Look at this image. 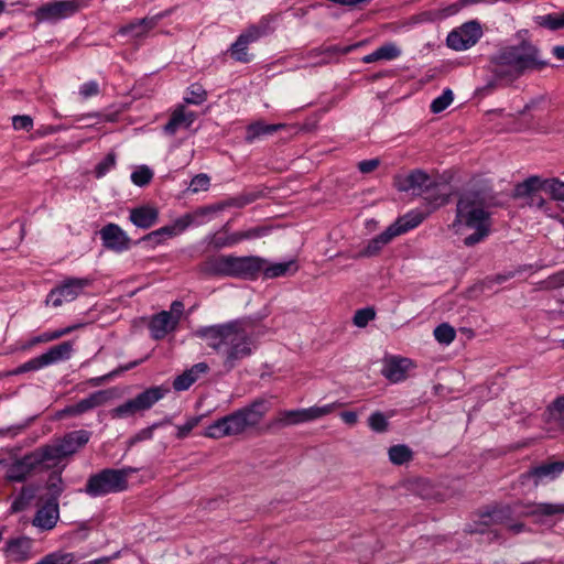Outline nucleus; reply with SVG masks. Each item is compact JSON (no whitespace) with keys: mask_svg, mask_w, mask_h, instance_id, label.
<instances>
[{"mask_svg":"<svg viewBox=\"0 0 564 564\" xmlns=\"http://www.w3.org/2000/svg\"><path fill=\"white\" fill-rule=\"evenodd\" d=\"M379 61H392L401 55V50L394 43H386L376 50Z\"/></svg>","mask_w":564,"mask_h":564,"instance_id":"a18cd8bd","label":"nucleus"},{"mask_svg":"<svg viewBox=\"0 0 564 564\" xmlns=\"http://www.w3.org/2000/svg\"><path fill=\"white\" fill-rule=\"evenodd\" d=\"M199 421V416H193L188 419L183 425H178L176 437L180 440L187 437L193 429L198 425Z\"/></svg>","mask_w":564,"mask_h":564,"instance_id":"6e6d98bb","label":"nucleus"},{"mask_svg":"<svg viewBox=\"0 0 564 564\" xmlns=\"http://www.w3.org/2000/svg\"><path fill=\"white\" fill-rule=\"evenodd\" d=\"M42 505L39 507L32 520L34 527L48 531L52 530L59 519V505L47 500H40Z\"/></svg>","mask_w":564,"mask_h":564,"instance_id":"412c9836","label":"nucleus"},{"mask_svg":"<svg viewBox=\"0 0 564 564\" xmlns=\"http://www.w3.org/2000/svg\"><path fill=\"white\" fill-rule=\"evenodd\" d=\"M285 128L286 124L284 123L268 124L263 121H256L247 126L245 141L247 143H253L257 139H260L265 135H271Z\"/></svg>","mask_w":564,"mask_h":564,"instance_id":"cd10ccee","label":"nucleus"},{"mask_svg":"<svg viewBox=\"0 0 564 564\" xmlns=\"http://www.w3.org/2000/svg\"><path fill=\"white\" fill-rule=\"evenodd\" d=\"M170 14V11H163L160 12L153 17H145L139 20H134L130 22L127 25H123L119 30V34L121 35H131L133 37H142L144 36L150 30L154 29L159 21L163 18L167 17Z\"/></svg>","mask_w":564,"mask_h":564,"instance_id":"4be33fe9","label":"nucleus"},{"mask_svg":"<svg viewBox=\"0 0 564 564\" xmlns=\"http://www.w3.org/2000/svg\"><path fill=\"white\" fill-rule=\"evenodd\" d=\"M251 328L250 321L235 319L199 328L196 336L205 340L208 347L223 354L224 367L230 371L239 361L252 355L256 345Z\"/></svg>","mask_w":564,"mask_h":564,"instance_id":"f257e3e1","label":"nucleus"},{"mask_svg":"<svg viewBox=\"0 0 564 564\" xmlns=\"http://www.w3.org/2000/svg\"><path fill=\"white\" fill-rule=\"evenodd\" d=\"M73 351L72 341H63L58 345L51 347L46 352L28 360L15 369L11 370L9 375L19 376L29 371H36L53 364L69 359Z\"/></svg>","mask_w":564,"mask_h":564,"instance_id":"1a4fd4ad","label":"nucleus"},{"mask_svg":"<svg viewBox=\"0 0 564 564\" xmlns=\"http://www.w3.org/2000/svg\"><path fill=\"white\" fill-rule=\"evenodd\" d=\"M482 36V30L477 21H469L449 32L446 39L448 47L465 51L474 46Z\"/></svg>","mask_w":564,"mask_h":564,"instance_id":"4468645a","label":"nucleus"},{"mask_svg":"<svg viewBox=\"0 0 564 564\" xmlns=\"http://www.w3.org/2000/svg\"><path fill=\"white\" fill-rule=\"evenodd\" d=\"M135 471L132 467L101 469L88 477L84 491L93 498L122 492L128 489L129 476Z\"/></svg>","mask_w":564,"mask_h":564,"instance_id":"39448f33","label":"nucleus"},{"mask_svg":"<svg viewBox=\"0 0 564 564\" xmlns=\"http://www.w3.org/2000/svg\"><path fill=\"white\" fill-rule=\"evenodd\" d=\"M299 267L295 260H290L286 262H279L269 265H263L261 270L263 272V276L265 279H275L280 276L293 275L297 272Z\"/></svg>","mask_w":564,"mask_h":564,"instance_id":"72a5a7b5","label":"nucleus"},{"mask_svg":"<svg viewBox=\"0 0 564 564\" xmlns=\"http://www.w3.org/2000/svg\"><path fill=\"white\" fill-rule=\"evenodd\" d=\"M12 126L15 130L30 131L33 127V120L28 115H18L12 118Z\"/></svg>","mask_w":564,"mask_h":564,"instance_id":"4d7b16f0","label":"nucleus"},{"mask_svg":"<svg viewBox=\"0 0 564 564\" xmlns=\"http://www.w3.org/2000/svg\"><path fill=\"white\" fill-rule=\"evenodd\" d=\"M340 405V403L334 402L323 406H311L308 409L282 410L278 412L276 417L272 421V425L284 427L314 421L330 414Z\"/></svg>","mask_w":564,"mask_h":564,"instance_id":"9d476101","label":"nucleus"},{"mask_svg":"<svg viewBox=\"0 0 564 564\" xmlns=\"http://www.w3.org/2000/svg\"><path fill=\"white\" fill-rule=\"evenodd\" d=\"M434 337L440 344L448 345L455 339L456 332L449 324L443 323L434 329Z\"/></svg>","mask_w":564,"mask_h":564,"instance_id":"c03bdc74","label":"nucleus"},{"mask_svg":"<svg viewBox=\"0 0 564 564\" xmlns=\"http://www.w3.org/2000/svg\"><path fill=\"white\" fill-rule=\"evenodd\" d=\"M209 371L207 362H198L185 370L182 375L177 376L173 381V389L175 391H185L189 389L203 375Z\"/></svg>","mask_w":564,"mask_h":564,"instance_id":"393cba45","label":"nucleus"},{"mask_svg":"<svg viewBox=\"0 0 564 564\" xmlns=\"http://www.w3.org/2000/svg\"><path fill=\"white\" fill-rule=\"evenodd\" d=\"M375 317V310L372 307H365L356 311L352 321L357 327H366Z\"/></svg>","mask_w":564,"mask_h":564,"instance_id":"de8ad7c7","label":"nucleus"},{"mask_svg":"<svg viewBox=\"0 0 564 564\" xmlns=\"http://www.w3.org/2000/svg\"><path fill=\"white\" fill-rule=\"evenodd\" d=\"M395 186L400 192H412L414 195L424 196L437 188V182L424 171L414 170L405 176H398Z\"/></svg>","mask_w":564,"mask_h":564,"instance_id":"ddd939ff","label":"nucleus"},{"mask_svg":"<svg viewBox=\"0 0 564 564\" xmlns=\"http://www.w3.org/2000/svg\"><path fill=\"white\" fill-rule=\"evenodd\" d=\"M32 497H33V491H32V490H30V489H25V488H23V490H22V492H21V497H20L19 499H17V500L13 502V505H12L13 509H14V510H20V509H21V507H20L19 505H21V503H22V501H21V500H22V499H31Z\"/></svg>","mask_w":564,"mask_h":564,"instance_id":"774afa93","label":"nucleus"},{"mask_svg":"<svg viewBox=\"0 0 564 564\" xmlns=\"http://www.w3.org/2000/svg\"><path fill=\"white\" fill-rule=\"evenodd\" d=\"M207 99V91L200 84H193L188 87L184 101L191 105H200Z\"/></svg>","mask_w":564,"mask_h":564,"instance_id":"37998d69","label":"nucleus"},{"mask_svg":"<svg viewBox=\"0 0 564 564\" xmlns=\"http://www.w3.org/2000/svg\"><path fill=\"white\" fill-rule=\"evenodd\" d=\"M51 564H73L76 560L74 553L56 551L47 554Z\"/></svg>","mask_w":564,"mask_h":564,"instance_id":"3c124183","label":"nucleus"},{"mask_svg":"<svg viewBox=\"0 0 564 564\" xmlns=\"http://www.w3.org/2000/svg\"><path fill=\"white\" fill-rule=\"evenodd\" d=\"M378 159L365 160L358 163V169L361 173L367 174L375 171L379 166Z\"/></svg>","mask_w":564,"mask_h":564,"instance_id":"e2e57ef3","label":"nucleus"},{"mask_svg":"<svg viewBox=\"0 0 564 564\" xmlns=\"http://www.w3.org/2000/svg\"><path fill=\"white\" fill-rule=\"evenodd\" d=\"M209 185V176L207 174L200 173L192 178L188 189L193 193H197L199 191H207Z\"/></svg>","mask_w":564,"mask_h":564,"instance_id":"8fccbe9b","label":"nucleus"},{"mask_svg":"<svg viewBox=\"0 0 564 564\" xmlns=\"http://www.w3.org/2000/svg\"><path fill=\"white\" fill-rule=\"evenodd\" d=\"M257 198H258V194L246 193V194H241L239 196L231 197L221 203L209 205V206H210L212 213L215 214V213L221 212L228 207L242 208V207L253 203L254 200H257Z\"/></svg>","mask_w":564,"mask_h":564,"instance_id":"f704fd0d","label":"nucleus"},{"mask_svg":"<svg viewBox=\"0 0 564 564\" xmlns=\"http://www.w3.org/2000/svg\"><path fill=\"white\" fill-rule=\"evenodd\" d=\"M546 65L540 50L528 41L506 46L490 58V72L505 84H511L527 73L540 70Z\"/></svg>","mask_w":564,"mask_h":564,"instance_id":"f03ea898","label":"nucleus"},{"mask_svg":"<svg viewBox=\"0 0 564 564\" xmlns=\"http://www.w3.org/2000/svg\"><path fill=\"white\" fill-rule=\"evenodd\" d=\"M79 94L84 99L99 94V85L95 80L84 83L79 88Z\"/></svg>","mask_w":564,"mask_h":564,"instance_id":"13d9d810","label":"nucleus"},{"mask_svg":"<svg viewBox=\"0 0 564 564\" xmlns=\"http://www.w3.org/2000/svg\"><path fill=\"white\" fill-rule=\"evenodd\" d=\"M544 186V183L538 177L532 176L517 186L519 195H528L530 197V205L543 208L545 200L536 194V192Z\"/></svg>","mask_w":564,"mask_h":564,"instance_id":"c756f323","label":"nucleus"},{"mask_svg":"<svg viewBox=\"0 0 564 564\" xmlns=\"http://www.w3.org/2000/svg\"><path fill=\"white\" fill-rule=\"evenodd\" d=\"M99 235L106 249L123 252L130 248V238L117 224H107L100 229Z\"/></svg>","mask_w":564,"mask_h":564,"instance_id":"6ab92c4d","label":"nucleus"},{"mask_svg":"<svg viewBox=\"0 0 564 564\" xmlns=\"http://www.w3.org/2000/svg\"><path fill=\"white\" fill-rule=\"evenodd\" d=\"M169 389L163 387H151L127 400L124 403L110 411L112 419H123L151 409L156 402L164 398Z\"/></svg>","mask_w":564,"mask_h":564,"instance_id":"6e6552de","label":"nucleus"},{"mask_svg":"<svg viewBox=\"0 0 564 564\" xmlns=\"http://www.w3.org/2000/svg\"><path fill=\"white\" fill-rule=\"evenodd\" d=\"M8 556L13 561H24L30 553V542L26 539L12 540L7 546Z\"/></svg>","mask_w":564,"mask_h":564,"instance_id":"e433bc0d","label":"nucleus"},{"mask_svg":"<svg viewBox=\"0 0 564 564\" xmlns=\"http://www.w3.org/2000/svg\"><path fill=\"white\" fill-rule=\"evenodd\" d=\"M409 489L417 497L425 500H442V495L437 488L427 479H416L410 482Z\"/></svg>","mask_w":564,"mask_h":564,"instance_id":"473e14b6","label":"nucleus"},{"mask_svg":"<svg viewBox=\"0 0 564 564\" xmlns=\"http://www.w3.org/2000/svg\"><path fill=\"white\" fill-rule=\"evenodd\" d=\"M196 119V113L193 111L186 110V108L181 105L172 112L167 123L164 126V131L167 134H175L180 129L189 128Z\"/></svg>","mask_w":564,"mask_h":564,"instance_id":"b1692460","label":"nucleus"},{"mask_svg":"<svg viewBox=\"0 0 564 564\" xmlns=\"http://www.w3.org/2000/svg\"><path fill=\"white\" fill-rule=\"evenodd\" d=\"M170 423V420L169 419H165L164 421L162 422H159V423H154L152 424L151 426L147 427V429H143L141 430L138 434H137V440L138 441H143V440H150L153 435V431L164 424H167Z\"/></svg>","mask_w":564,"mask_h":564,"instance_id":"680f3d73","label":"nucleus"},{"mask_svg":"<svg viewBox=\"0 0 564 564\" xmlns=\"http://www.w3.org/2000/svg\"><path fill=\"white\" fill-rule=\"evenodd\" d=\"M178 324H176L173 314L167 311L154 315L151 321L149 328L154 339H163L169 333L173 332Z\"/></svg>","mask_w":564,"mask_h":564,"instance_id":"5701e85b","label":"nucleus"},{"mask_svg":"<svg viewBox=\"0 0 564 564\" xmlns=\"http://www.w3.org/2000/svg\"><path fill=\"white\" fill-rule=\"evenodd\" d=\"M544 283L547 289H557L564 286V270L550 275L544 281Z\"/></svg>","mask_w":564,"mask_h":564,"instance_id":"052dcab7","label":"nucleus"},{"mask_svg":"<svg viewBox=\"0 0 564 564\" xmlns=\"http://www.w3.org/2000/svg\"><path fill=\"white\" fill-rule=\"evenodd\" d=\"M425 218L421 212L412 210L404 216L398 218L383 232L368 241L367 246L360 251V257L377 256L381 249L388 245L393 238L408 232L417 227Z\"/></svg>","mask_w":564,"mask_h":564,"instance_id":"0eeeda50","label":"nucleus"},{"mask_svg":"<svg viewBox=\"0 0 564 564\" xmlns=\"http://www.w3.org/2000/svg\"><path fill=\"white\" fill-rule=\"evenodd\" d=\"M42 465L46 467V460L42 457L40 448H37L12 464L8 469L7 478L10 481H24L34 469Z\"/></svg>","mask_w":564,"mask_h":564,"instance_id":"dca6fc26","label":"nucleus"},{"mask_svg":"<svg viewBox=\"0 0 564 564\" xmlns=\"http://www.w3.org/2000/svg\"><path fill=\"white\" fill-rule=\"evenodd\" d=\"M202 272L214 276H231V256H214L203 262Z\"/></svg>","mask_w":564,"mask_h":564,"instance_id":"a878e982","label":"nucleus"},{"mask_svg":"<svg viewBox=\"0 0 564 564\" xmlns=\"http://www.w3.org/2000/svg\"><path fill=\"white\" fill-rule=\"evenodd\" d=\"M271 403L265 398H257L249 404L216 420L206 427L205 436L214 440L238 436L260 425Z\"/></svg>","mask_w":564,"mask_h":564,"instance_id":"20e7f679","label":"nucleus"},{"mask_svg":"<svg viewBox=\"0 0 564 564\" xmlns=\"http://www.w3.org/2000/svg\"><path fill=\"white\" fill-rule=\"evenodd\" d=\"M263 32L257 25H251L245 32H242L235 43L229 48L230 56L241 63H248L251 56L248 54V45L258 41L262 36Z\"/></svg>","mask_w":564,"mask_h":564,"instance_id":"a211bd4d","label":"nucleus"},{"mask_svg":"<svg viewBox=\"0 0 564 564\" xmlns=\"http://www.w3.org/2000/svg\"><path fill=\"white\" fill-rule=\"evenodd\" d=\"M159 210L152 206H140L130 212V220L139 228L148 229L156 224Z\"/></svg>","mask_w":564,"mask_h":564,"instance_id":"c85d7f7f","label":"nucleus"},{"mask_svg":"<svg viewBox=\"0 0 564 564\" xmlns=\"http://www.w3.org/2000/svg\"><path fill=\"white\" fill-rule=\"evenodd\" d=\"M183 310H184V305L180 301H175L171 305V310L169 312H171L173 314V317H175L176 324L180 323L181 316L183 314Z\"/></svg>","mask_w":564,"mask_h":564,"instance_id":"69168bd1","label":"nucleus"},{"mask_svg":"<svg viewBox=\"0 0 564 564\" xmlns=\"http://www.w3.org/2000/svg\"><path fill=\"white\" fill-rule=\"evenodd\" d=\"M82 324L67 326L56 330L44 332L37 336L32 337L24 346L23 349H30L36 345L50 343L59 339L63 336L70 334L73 330L82 327Z\"/></svg>","mask_w":564,"mask_h":564,"instance_id":"2f4dec72","label":"nucleus"},{"mask_svg":"<svg viewBox=\"0 0 564 564\" xmlns=\"http://www.w3.org/2000/svg\"><path fill=\"white\" fill-rule=\"evenodd\" d=\"M389 459L394 465H403L412 460L413 452L404 444L393 445L388 451Z\"/></svg>","mask_w":564,"mask_h":564,"instance_id":"58836bf2","label":"nucleus"},{"mask_svg":"<svg viewBox=\"0 0 564 564\" xmlns=\"http://www.w3.org/2000/svg\"><path fill=\"white\" fill-rule=\"evenodd\" d=\"M444 189V186H441L437 183V188L432 189L429 194L424 195L425 200L431 206V209L434 210L441 206H444L449 200V194Z\"/></svg>","mask_w":564,"mask_h":564,"instance_id":"ea45409f","label":"nucleus"},{"mask_svg":"<svg viewBox=\"0 0 564 564\" xmlns=\"http://www.w3.org/2000/svg\"><path fill=\"white\" fill-rule=\"evenodd\" d=\"M46 494L40 498V500H47L52 502H58L61 495L64 492L66 485L62 477V470L53 471L50 474L45 482Z\"/></svg>","mask_w":564,"mask_h":564,"instance_id":"7c9ffc66","label":"nucleus"},{"mask_svg":"<svg viewBox=\"0 0 564 564\" xmlns=\"http://www.w3.org/2000/svg\"><path fill=\"white\" fill-rule=\"evenodd\" d=\"M412 368H414V364L411 359L392 356L384 359L381 373L389 381L397 383L405 380L408 371Z\"/></svg>","mask_w":564,"mask_h":564,"instance_id":"aec40b11","label":"nucleus"},{"mask_svg":"<svg viewBox=\"0 0 564 564\" xmlns=\"http://www.w3.org/2000/svg\"><path fill=\"white\" fill-rule=\"evenodd\" d=\"M453 93L451 89H445L441 96L435 98L431 104V111L438 113L445 110L453 101Z\"/></svg>","mask_w":564,"mask_h":564,"instance_id":"49530a36","label":"nucleus"},{"mask_svg":"<svg viewBox=\"0 0 564 564\" xmlns=\"http://www.w3.org/2000/svg\"><path fill=\"white\" fill-rule=\"evenodd\" d=\"M91 278H74L64 279L47 295V303L54 307L61 306L63 303L72 302L85 293V290L93 285Z\"/></svg>","mask_w":564,"mask_h":564,"instance_id":"9b49d317","label":"nucleus"},{"mask_svg":"<svg viewBox=\"0 0 564 564\" xmlns=\"http://www.w3.org/2000/svg\"><path fill=\"white\" fill-rule=\"evenodd\" d=\"M82 0H57L39 7L34 17L36 22L56 23L59 20L69 18L82 8Z\"/></svg>","mask_w":564,"mask_h":564,"instance_id":"f8f14e48","label":"nucleus"},{"mask_svg":"<svg viewBox=\"0 0 564 564\" xmlns=\"http://www.w3.org/2000/svg\"><path fill=\"white\" fill-rule=\"evenodd\" d=\"M116 165V154L113 152H110L106 155V158L97 164L96 166V176L101 177L107 172H109L112 167Z\"/></svg>","mask_w":564,"mask_h":564,"instance_id":"864d4df0","label":"nucleus"},{"mask_svg":"<svg viewBox=\"0 0 564 564\" xmlns=\"http://www.w3.org/2000/svg\"><path fill=\"white\" fill-rule=\"evenodd\" d=\"M268 232V228L265 227H254L248 230H245V237L247 239H254L264 236Z\"/></svg>","mask_w":564,"mask_h":564,"instance_id":"0e129e2a","label":"nucleus"},{"mask_svg":"<svg viewBox=\"0 0 564 564\" xmlns=\"http://www.w3.org/2000/svg\"><path fill=\"white\" fill-rule=\"evenodd\" d=\"M490 197L484 191L465 192L456 206L453 229L459 231L460 226L474 229L475 232L465 237L464 245L473 247L482 241L490 232L491 214L488 212Z\"/></svg>","mask_w":564,"mask_h":564,"instance_id":"7ed1b4c3","label":"nucleus"},{"mask_svg":"<svg viewBox=\"0 0 564 564\" xmlns=\"http://www.w3.org/2000/svg\"><path fill=\"white\" fill-rule=\"evenodd\" d=\"M340 417L348 425H355L358 421L357 413L354 411H344L340 413Z\"/></svg>","mask_w":564,"mask_h":564,"instance_id":"338daca9","label":"nucleus"},{"mask_svg":"<svg viewBox=\"0 0 564 564\" xmlns=\"http://www.w3.org/2000/svg\"><path fill=\"white\" fill-rule=\"evenodd\" d=\"M153 177V172L145 165L139 167L131 174V181L138 186L148 185Z\"/></svg>","mask_w":564,"mask_h":564,"instance_id":"09e8293b","label":"nucleus"},{"mask_svg":"<svg viewBox=\"0 0 564 564\" xmlns=\"http://www.w3.org/2000/svg\"><path fill=\"white\" fill-rule=\"evenodd\" d=\"M91 433L76 430L66 433L55 442L41 446V455L46 460V468L55 467L61 460L76 454L90 440Z\"/></svg>","mask_w":564,"mask_h":564,"instance_id":"423d86ee","label":"nucleus"},{"mask_svg":"<svg viewBox=\"0 0 564 564\" xmlns=\"http://www.w3.org/2000/svg\"><path fill=\"white\" fill-rule=\"evenodd\" d=\"M533 265L532 264H524V265H519L516 270L513 271H508V272H505V273H501V274H497L496 278H495V281L497 283H502L509 279H512L514 278L517 274H520L522 272H524L525 270H529V269H532Z\"/></svg>","mask_w":564,"mask_h":564,"instance_id":"bf43d9fd","label":"nucleus"},{"mask_svg":"<svg viewBox=\"0 0 564 564\" xmlns=\"http://www.w3.org/2000/svg\"><path fill=\"white\" fill-rule=\"evenodd\" d=\"M212 214L210 206H204L178 218L175 221V226L181 230H184L191 225H202L205 221V218Z\"/></svg>","mask_w":564,"mask_h":564,"instance_id":"c9c22d12","label":"nucleus"},{"mask_svg":"<svg viewBox=\"0 0 564 564\" xmlns=\"http://www.w3.org/2000/svg\"><path fill=\"white\" fill-rule=\"evenodd\" d=\"M115 393L112 389L99 390L93 392L87 398L82 399L75 404L68 405L59 412L61 416H78L88 411H91L98 406H102L108 403Z\"/></svg>","mask_w":564,"mask_h":564,"instance_id":"2eb2a0df","label":"nucleus"},{"mask_svg":"<svg viewBox=\"0 0 564 564\" xmlns=\"http://www.w3.org/2000/svg\"><path fill=\"white\" fill-rule=\"evenodd\" d=\"M264 264H267V260L257 256H231V276L254 279Z\"/></svg>","mask_w":564,"mask_h":564,"instance_id":"f3484780","label":"nucleus"},{"mask_svg":"<svg viewBox=\"0 0 564 564\" xmlns=\"http://www.w3.org/2000/svg\"><path fill=\"white\" fill-rule=\"evenodd\" d=\"M547 412L564 431V393L556 397L547 406Z\"/></svg>","mask_w":564,"mask_h":564,"instance_id":"a19ab883","label":"nucleus"},{"mask_svg":"<svg viewBox=\"0 0 564 564\" xmlns=\"http://www.w3.org/2000/svg\"><path fill=\"white\" fill-rule=\"evenodd\" d=\"M564 470V462H550L531 468L523 477L534 478L535 485L543 479H554Z\"/></svg>","mask_w":564,"mask_h":564,"instance_id":"bb28decb","label":"nucleus"},{"mask_svg":"<svg viewBox=\"0 0 564 564\" xmlns=\"http://www.w3.org/2000/svg\"><path fill=\"white\" fill-rule=\"evenodd\" d=\"M539 26L550 31H557L564 29V11L539 15L535 19Z\"/></svg>","mask_w":564,"mask_h":564,"instance_id":"4c0bfd02","label":"nucleus"},{"mask_svg":"<svg viewBox=\"0 0 564 564\" xmlns=\"http://www.w3.org/2000/svg\"><path fill=\"white\" fill-rule=\"evenodd\" d=\"M368 423L370 429L375 432L381 433L388 429V421L381 412L372 413L368 419Z\"/></svg>","mask_w":564,"mask_h":564,"instance_id":"603ef678","label":"nucleus"},{"mask_svg":"<svg viewBox=\"0 0 564 564\" xmlns=\"http://www.w3.org/2000/svg\"><path fill=\"white\" fill-rule=\"evenodd\" d=\"M530 514L544 517L564 514V503H539L530 511Z\"/></svg>","mask_w":564,"mask_h":564,"instance_id":"79ce46f5","label":"nucleus"},{"mask_svg":"<svg viewBox=\"0 0 564 564\" xmlns=\"http://www.w3.org/2000/svg\"><path fill=\"white\" fill-rule=\"evenodd\" d=\"M544 185H546L547 191L554 199L564 202V182L551 180L544 183Z\"/></svg>","mask_w":564,"mask_h":564,"instance_id":"5fc2aeb1","label":"nucleus"}]
</instances>
